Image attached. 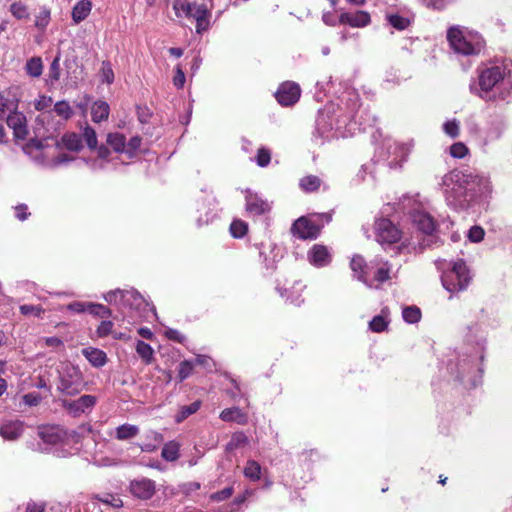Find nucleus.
<instances>
[{
  "mask_svg": "<svg viewBox=\"0 0 512 512\" xmlns=\"http://www.w3.org/2000/svg\"><path fill=\"white\" fill-rule=\"evenodd\" d=\"M479 183L478 176L470 172L453 170L443 179L446 201L454 208L464 209L476 194V186Z\"/></svg>",
  "mask_w": 512,
  "mask_h": 512,
  "instance_id": "nucleus-1",
  "label": "nucleus"
},
{
  "mask_svg": "<svg viewBox=\"0 0 512 512\" xmlns=\"http://www.w3.org/2000/svg\"><path fill=\"white\" fill-rule=\"evenodd\" d=\"M507 77L506 67L491 66L483 69L479 74L478 88L471 85V91L487 101L506 100L509 92L500 91L497 95L493 89L500 90L505 85Z\"/></svg>",
  "mask_w": 512,
  "mask_h": 512,
  "instance_id": "nucleus-2",
  "label": "nucleus"
},
{
  "mask_svg": "<svg viewBox=\"0 0 512 512\" xmlns=\"http://www.w3.org/2000/svg\"><path fill=\"white\" fill-rule=\"evenodd\" d=\"M447 39L456 53L466 56L478 54L483 47L482 38L477 33L464 31L460 27H451Z\"/></svg>",
  "mask_w": 512,
  "mask_h": 512,
  "instance_id": "nucleus-3",
  "label": "nucleus"
},
{
  "mask_svg": "<svg viewBox=\"0 0 512 512\" xmlns=\"http://www.w3.org/2000/svg\"><path fill=\"white\" fill-rule=\"evenodd\" d=\"M58 373L59 382L57 389L61 393L74 396L83 390L85 383L82 372L77 366L70 363H63Z\"/></svg>",
  "mask_w": 512,
  "mask_h": 512,
  "instance_id": "nucleus-4",
  "label": "nucleus"
},
{
  "mask_svg": "<svg viewBox=\"0 0 512 512\" xmlns=\"http://www.w3.org/2000/svg\"><path fill=\"white\" fill-rule=\"evenodd\" d=\"M470 279L469 271L462 260L455 262L452 268L441 277L443 287L449 292L466 289Z\"/></svg>",
  "mask_w": 512,
  "mask_h": 512,
  "instance_id": "nucleus-5",
  "label": "nucleus"
},
{
  "mask_svg": "<svg viewBox=\"0 0 512 512\" xmlns=\"http://www.w3.org/2000/svg\"><path fill=\"white\" fill-rule=\"evenodd\" d=\"M23 151L36 162L46 164L51 167H56L73 160V158L69 157L67 154H61L51 160H47L48 154L45 151V146L43 142L38 139H31L24 145Z\"/></svg>",
  "mask_w": 512,
  "mask_h": 512,
  "instance_id": "nucleus-6",
  "label": "nucleus"
},
{
  "mask_svg": "<svg viewBox=\"0 0 512 512\" xmlns=\"http://www.w3.org/2000/svg\"><path fill=\"white\" fill-rule=\"evenodd\" d=\"M375 233L377 241L380 244H392L400 240V230L386 218H382L375 223Z\"/></svg>",
  "mask_w": 512,
  "mask_h": 512,
  "instance_id": "nucleus-7",
  "label": "nucleus"
},
{
  "mask_svg": "<svg viewBox=\"0 0 512 512\" xmlns=\"http://www.w3.org/2000/svg\"><path fill=\"white\" fill-rule=\"evenodd\" d=\"M301 90L294 82H285L278 88L275 97L282 106H291L300 98Z\"/></svg>",
  "mask_w": 512,
  "mask_h": 512,
  "instance_id": "nucleus-8",
  "label": "nucleus"
},
{
  "mask_svg": "<svg viewBox=\"0 0 512 512\" xmlns=\"http://www.w3.org/2000/svg\"><path fill=\"white\" fill-rule=\"evenodd\" d=\"M320 229L321 228L317 223L306 217H300L292 226L293 234L297 235L301 239L317 238L320 233Z\"/></svg>",
  "mask_w": 512,
  "mask_h": 512,
  "instance_id": "nucleus-9",
  "label": "nucleus"
},
{
  "mask_svg": "<svg viewBox=\"0 0 512 512\" xmlns=\"http://www.w3.org/2000/svg\"><path fill=\"white\" fill-rule=\"evenodd\" d=\"M129 489L131 494L141 500H148L156 492L155 481L148 478L135 479L130 482Z\"/></svg>",
  "mask_w": 512,
  "mask_h": 512,
  "instance_id": "nucleus-10",
  "label": "nucleus"
},
{
  "mask_svg": "<svg viewBox=\"0 0 512 512\" xmlns=\"http://www.w3.org/2000/svg\"><path fill=\"white\" fill-rule=\"evenodd\" d=\"M97 402V399L93 395H83L73 401H64L63 406L67 411L74 417L80 416L87 410L92 409Z\"/></svg>",
  "mask_w": 512,
  "mask_h": 512,
  "instance_id": "nucleus-11",
  "label": "nucleus"
},
{
  "mask_svg": "<svg viewBox=\"0 0 512 512\" xmlns=\"http://www.w3.org/2000/svg\"><path fill=\"white\" fill-rule=\"evenodd\" d=\"M246 211L252 215H261L270 210V204L267 200H264L257 193H253L250 190L246 191Z\"/></svg>",
  "mask_w": 512,
  "mask_h": 512,
  "instance_id": "nucleus-12",
  "label": "nucleus"
},
{
  "mask_svg": "<svg viewBox=\"0 0 512 512\" xmlns=\"http://www.w3.org/2000/svg\"><path fill=\"white\" fill-rule=\"evenodd\" d=\"M38 436L43 442L55 445L65 439L66 432L57 425H43L38 428Z\"/></svg>",
  "mask_w": 512,
  "mask_h": 512,
  "instance_id": "nucleus-13",
  "label": "nucleus"
},
{
  "mask_svg": "<svg viewBox=\"0 0 512 512\" xmlns=\"http://www.w3.org/2000/svg\"><path fill=\"white\" fill-rule=\"evenodd\" d=\"M24 432V423L20 420H4L0 422V436L4 440L15 441Z\"/></svg>",
  "mask_w": 512,
  "mask_h": 512,
  "instance_id": "nucleus-14",
  "label": "nucleus"
},
{
  "mask_svg": "<svg viewBox=\"0 0 512 512\" xmlns=\"http://www.w3.org/2000/svg\"><path fill=\"white\" fill-rule=\"evenodd\" d=\"M350 268L359 281L363 282L368 287H372V284L369 283L368 280V275L372 269V266L366 264L362 256L354 255L350 261Z\"/></svg>",
  "mask_w": 512,
  "mask_h": 512,
  "instance_id": "nucleus-15",
  "label": "nucleus"
},
{
  "mask_svg": "<svg viewBox=\"0 0 512 512\" xmlns=\"http://www.w3.org/2000/svg\"><path fill=\"white\" fill-rule=\"evenodd\" d=\"M413 225L421 232L431 235L435 230V222L432 217L424 211H414L411 214Z\"/></svg>",
  "mask_w": 512,
  "mask_h": 512,
  "instance_id": "nucleus-16",
  "label": "nucleus"
},
{
  "mask_svg": "<svg viewBox=\"0 0 512 512\" xmlns=\"http://www.w3.org/2000/svg\"><path fill=\"white\" fill-rule=\"evenodd\" d=\"M7 125L13 129L16 138L24 139L27 135L26 118L24 114L14 110L7 117Z\"/></svg>",
  "mask_w": 512,
  "mask_h": 512,
  "instance_id": "nucleus-17",
  "label": "nucleus"
},
{
  "mask_svg": "<svg viewBox=\"0 0 512 512\" xmlns=\"http://www.w3.org/2000/svg\"><path fill=\"white\" fill-rule=\"evenodd\" d=\"M309 261L317 267H323L330 263L331 255L326 246L314 245L308 252Z\"/></svg>",
  "mask_w": 512,
  "mask_h": 512,
  "instance_id": "nucleus-18",
  "label": "nucleus"
},
{
  "mask_svg": "<svg viewBox=\"0 0 512 512\" xmlns=\"http://www.w3.org/2000/svg\"><path fill=\"white\" fill-rule=\"evenodd\" d=\"M123 308L139 310L146 305L145 299L134 289L124 290L121 295Z\"/></svg>",
  "mask_w": 512,
  "mask_h": 512,
  "instance_id": "nucleus-19",
  "label": "nucleus"
},
{
  "mask_svg": "<svg viewBox=\"0 0 512 512\" xmlns=\"http://www.w3.org/2000/svg\"><path fill=\"white\" fill-rule=\"evenodd\" d=\"M340 23H346L353 27H365L370 23V15L365 11L355 13H342L339 18Z\"/></svg>",
  "mask_w": 512,
  "mask_h": 512,
  "instance_id": "nucleus-20",
  "label": "nucleus"
},
{
  "mask_svg": "<svg viewBox=\"0 0 512 512\" xmlns=\"http://www.w3.org/2000/svg\"><path fill=\"white\" fill-rule=\"evenodd\" d=\"M92 10L91 0H79L72 8L71 16L74 24L84 21Z\"/></svg>",
  "mask_w": 512,
  "mask_h": 512,
  "instance_id": "nucleus-21",
  "label": "nucleus"
},
{
  "mask_svg": "<svg viewBox=\"0 0 512 512\" xmlns=\"http://www.w3.org/2000/svg\"><path fill=\"white\" fill-rule=\"evenodd\" d=\"M82 354L90 362V364L94 367H102L107 362L106 353L98 348H93V347L84 348L82 350Z\"/></svg>",
  "mask_w": 512,
  "mask_h": 512,
  "instance_id": "nucleus-22",
  "label": "nucleus"
},
{
  "mask_svg": "<svg viewBox=\"0 0 512 512\" xmlns=\"http://www.w3.org/2000/svg\"><path fill=\"white\" fill-rule=\"evenodd\" d=\"M61 146L70 151H80L82 149L81 136L74 132L66 133L62 136L61 142H56L57 148H61Z\"/></svg>",
  "mask_w": 512,
  "mask_h": 512,
  "instance_id": "nucleus-23",
  "label": "nucleus"
},
{
  "mask_svg": "<svg viewBox=\"0 0 512 512\" xmlns=\"http://www.w3.org/2000/svg\"><path fill=\"white\" fill-rule=\"evenodd\" d=\"M219 417L225 422H236L242 425L247 423V415L238 407L224 409Z\"/></svg>",
  "mask_w": 512,
  "mask_h": 512,
  "instance_id": "nucleus-24",
  "label": "nucleus"
},
{
  "mask_svg": "<svg viewBox=\"0 0 512 512\" xmlns=\"http://www.w3.org/2000/svg\"><path fill=\"white\" fill-rule=\"evenodd\" d=\"M36 122L38 124H41L49 134L56 132L62 125V123L59 121L54 122L52 110L42 112L40 115L37 116Z\"/></svg>",
  "mask_w": 512,
  "mask_h": 512,
  "instance_id": "nucleus-25",
  "label": "nucleus"
},
{
  "mask_svg": "<svg viewBox=\"0 0 512 512\" xmlns=\"http://www.w3.org/2000/svg\"><path fill=\"white\" fill-rule=\"evenodd\" d=\"M110 108L105 101H96L91 107L92 120L96 123L106 120L109 116Z\"/></svg>",
  "mask_w": 512,
  "mask_h": 512,
  "instance_id": "nucleus-26",
  "label": "nucleus"
},
{
  "mask_svg": "<svg viewBox=\"0 0 512 512\" xmlns=\"http://www.w3.org/2000/svg\"><path fill=\"white\" fill-rule=\"evenodd\" d=\"M138 433V426L126 423L116 428L115 437L116 439L123 441L134 438Z\"/></svg>",
  "mask_w": 512,
  "mask_h": 512,
  "instance_id": "nucleus-27",
  "label": "nucleus"
},
{
  "mask_svg": "<svg viewBox=\"0 0 512 512\" xmlns=\"http://www.w3.org/2000/svg\"><path fill=\"white\" fill-rule=\"evenodd\" d=\"M51 20V11L48 7H40L39 11L35 14V27L44 31L49 25Z\"/></svg>",
  "mask_w": 512,
  "mask_h": 512,
  "instance_id": "nucleus-28",
  "label": "nucleus"
},
{
  "mask_svg": "<svg viewBox=\"0 0 512 512\" xmlns=\"http://www.w3.org/2000/svg\"><path fill=\"white\" fill-rule=\"evenodd\" d=\"M9 11L18 20H28L30 18L28 6L21 1L13 2L10 5Z\"/></svg>",
  "mask_w": 512,
  "mask_h": 512,
  "instance_id": "nucleus-29",
  "label": "nucleus"
},
{
  "mask_svg": "<svg viewBox=\"0 0 512 512\" xmlns=\"http://www.w3.org/2000/svg\"><path fill=\"white\" fill-rule=\"evenodd\" d=\"M386 19L388 23L397 30H404L411 23V19L409 17H405L397 13L387 14Z\"/></svg>",
  "mask_w": 512,
  "mask_h": 512,
  "instance_id": "nucleus-30",
  "label": "nucleus"
},
{
  "mask_svg": "<svg viewBox=\"0 0 512 512\" xmlns=\"http://www.w3.org/2000/svg\"><path fill=\"white\" fill-rule=\"evenodd\" d=\"M136 352L138 353V355L141 357L145 364H150L153 361L154 350L149 344L145 343L144 341H137Z\"/></svg>",
  "mask_w": 512,
  "mask_h": 512,
  "instance_id": "nucleus-31",
  "label": "nucleus"
},
{
  "mask_svg": "<svg viewBox=\"0 0 512 512\" xmlns=\"http://www.w3.org/2000/svg\"><path fill=\"white\" fill-rule=\"evenodd\" d=\"M161 456L166 461H176L179 458V444L175 441L166 443L162 448Z\"/></svg>",
  "mask_w": 512,
  "mask_h": 512,
  "instance_id": "nucleus-32",
  "label": "nucleus"
},
{
  "mask_svg": "<svg viewBox=\"0 0 512 512\" xmlns=\"http://www.w3.org/2000/svg\"><path fill=\"white\" fill-rule=\"evenodd\" d=\"M243 473L251 481H258L261 478V466L254 460H248Z\"/></svg>",
  "mask_w": 512,
  "mask_h": 512,
  "instance_id": "nucleus-33",
  "label": "nucleus"
},
{
  "mask_svg": "<svg viewBox=\"0 0 512 512\" xmlns=\"http://www.w3.org/2000/svg\"><path fill=\"white\" fill-rule=\"evenodd\" d=\"M248 444V438L243 432L232 434L230 441L226 445V451H234Z\"/></svg>",
  "mask_w": 512,
  "mask_h": 512,
  "instance_id": "nucleus-34",
  "label": "nucleus"
},
{
  "mask_svg": "<svg viewBox=\"0 0 512 512\" xmlns=\"http://www.w3.org/2000/svg\"><path fill=\"white\" fill-rule=\"evenodd\" d=\"M25 70L31 77H39L43 71V63L40 57H32L25 65Z\"/></svg>",
  "mask_w": 512,
  "mask_h": 512,
  "instance_id": "nucleus-35",
  "label": "nucleus"
},
{
  "mask_svg": "<svg viewBox=\"0 0 512 512\" xmlns=\"http://www.w3.org/2000/svg\"><path fill=\"white\" fill-rule=\"evenodd\" d=\"M107 143L113 147L116 152H125L126 139L121 133H110L107 136Z\"/></svg>",
  "mask_w": 512,
  "mask_h": 512,
  "instance_id": "nucleus-36",
  "label": "nucleus"
},
{
  "mask_svg": "<svg viewBox=\"0 0 512 512\" xmlns=\"http://www.w3.org/2000/svg\"><path fill=\"white\" fill-rule=\"evenodd\" d=\"M18 104L14 99H10L5 92H0V118L4 117L6 112L17 110Z\"/></svg>",
  "mask_w": 512,
  "mask_h": 512,
  "instance_id": "nucleus-37",
  "label": "nucleus"
},
{
  "mask_svg": "<svg viewBox=\"0 0 512 512\" xmlns=\"http://www.w3.org/2000/svg\"><path fill=\"white\" fill-rule=\"evenodd\" d=\"M87 313L99 318H109L112 314L108 307L91 302H88Z\"/></svg>",
  "mask_w": 512,
  "mask_h": 512,
  "instance_id": "nucleus-38",
  "label": "nucleus"
},
{
  "mask_svg": "<svg viewBox=\"0 0 512 512\" xmlns=\"http://www.w3.org/2000/svg\"><path fill=\"white\" fill-rule=\"evenodd\" d=\"M192 6L193 3H190L187 0H175L173 3V9L177 17L184 15L190 18Z\"/></svg>",
  "mask_w": 512,
  "mask_h": 512,
  "instance_id": "nucleus-39",
  "label": "nucleus"
},
{
  "mask_svg": "<svg viewBox=\"0 0 512 512\" xmlns=\"http://www.w3.org/2000/svg\"><path fill=\"white\" fill-rule=\"evenodd\" d=\"M58 116H60L64 121H67L73 115V110L68 102L59 101L54 105V109L52 110Z\"/></svg>",
  "mask_w": 512,
  "mask_h": 512,
  "instance_id": "nucleus-40",
  "label": "nucleus"
},
{
  "mask_svg": "<svg viewBox=\"0 0 512 512\" xmlns=\"http://www.w3.org/2000/svg\"><path fill=\"white\" fill-rule=\"evenodd\" d=\"M200 406H201V402L200 401H195V402H193V403H191L189 405L181 407L179 413L176 416V421L177 422H182L188 416H190V415L194 414L195 412H197L199 410Z\"/></svg>",
  "mask_w": 512,
  "mask_h": 512,
  "instance_id": "nucleus-41",
  "label": "nucleus"
},
{
  "mask_svg": "<svg viewBox=\"0 0 512 512\" xmlns=\"http://www.w3.org/2000/svg\"><path fill=\"white\" fill-rule=\"evenodd\" d=\"M300 187L307 192L315 191L320 186V179L317 176L309 175L303 177L299 183Z\"/></svg>",
  "mask_w": 512,
  "mask_h": 512,
  "instance_id": "nucleus-42",
  "label": "nucleus"
},
{
  "mask_svg": "<svg viewBox=\"0 0 512 512\" xmlns=\"http://www.w3.org/2000/svg\"><path fill=\"white\" fill-rule=\"evenodd\" d=\"M413 147V141L410 140L406 143H394L393 145V154L400 158V159H405L406 156L409 154V152L411 151ZM392 148V146H390V149Z\"/></svg>",
  "mask_w": 512,
  "mask_h": 512,
  "instance_id": "nucleus-43",
  "label": "nucleus"
},
{
  "mask_svg": "<svg viewBox=\"0 0 512 512\" xmlns=\"http://www.w3.org/2000/svg\"><path fill=\"white\" fill-rule=\"evenodd\" d=\"M402 316L407 323L413 324L420 320L421 312L420 309L415 306L406 307L402 312Z\"/></svg>",
  "mask_w": 512,
  "mask_h": 512,
  "instance_id": "nucleus-44",
  "label": "nucleus"
},
{
  "mask_svg": "<svg viewBox=\"0 0 512 512\" xmlns=\"http://www.w3.org/2000/svg\"><path fill=\"white\" fill-rule=\"evenodd\" d=\"M82 137L90 149H95L97 147V135L92 127L88 125L85 126L82 132Z\"/></svg>",
  "mask_w": 512,
  "mask_h": 512,
  "instance_id": "nucleus-45",
  "label": "nucleus"
},
{
  "mask_svg": "<svg viewBox=\"0 0 512 512\" xmlns=\"http://www.w3.org/2000/svg\"><path fill=\"white\" fill-rule=\"evenodd\" d=\"M247 229V224L241 220H234L230 225V232L235 238L243 237L246 234Z\"/></svg>",
  "mask_w": 512,
  "mask_h": 512,
  "instance_id": "nucleus-46",
  "label": "nucleus"
},
{
  "mask_svg": "<svg viewBox=\"0 0 512 512\" xmlns=\"http://www.w3.org/2000/svg\"><path fill=\"white\" fill-rule=\"evenodd\" d=\"M20 312L24 316H35L40 318L41 315L44 313V309L40 305H21L20 306Z\"/></svg>",
  "mask_w": 512,
  "mask_h": 512,
  "instance_id": "nucleus-47",
  "label": "nucleus"
},
{
  "mask_svg": "<svg viewBox=\"0 0 512 512\" xmlns=\"http://www.w3.org/2000/svg\"><path fill=\"white\" fill-rule=\"evenodd\" d=\"M388 326V321L382 316V315H377L375 317H373V319L369 322V328L373 331V332H382L384 331Z\"/></svg>",
  "mask_w": 512,
  "mask_h": 512,
  "instance_id": "nucleus-48",
  "label": "nucleus"
},
{
  "mask_svg": "<svg viewBox=\"0 0 512 512\" xmlns=\"http://www.w3.org/2000/svg\"><path fill=\"white\" fill-rule=\"evenodd\" d=\"M443 130L451 138H456L460 133L459 122L456 119L449 120L444 123Z\"/></svg>",
  "mask_w": 512,
  "mask_h": 512,
  "instance_id": "nucleus-49",
  "label": "nucleus"
},
{
  "mask_svg": "<svg viewBox=\"0 0 512 512\" xmlns=\"http://www.w3.org/2000/svg\"><path fill=\"white\" fill-rule=\"evenodd\" d=\"M205 16H210V12L203 4H196L193 3L190 18H193L195 20L201 19Z\"/></svg>",
  "mask_w": 512,
  "mask_h": 512,
  "instance_id": "nucleus-50",
  "label": "nucleus"
},
{
  "mask_svg": "<svg viewBox=\"0 0 512 512\" xmlns=\"http://www.w3.org/2000/svg\"><path fill=\"white\" fill-rule=\"evenodd\" d=\"M123 291L124 290L120 289L109 291L104 295V299L106 302L117 305L122 308L121 295L123 294Z\"/></svg>",
  "mask_w": 512,
  "mask_h": 512,
  "instance_id": "nucleus-51",
  "label": "nucleus"
},
{
  "mask_svg": "<svg viewBox=\"0 0 512 512\" xmlns=\"http://www.w3.org/2000/svg\"><path fill=\"white\" fill-rule=\"evenodd\" d=\"M96 498L100 502H102L104 504H107V505H110V506H112L114 508H120V507L123 506L122 500L119 497H116L115 495H112V494H105L102 497L97 496Z\"/></svg>",
  "mask_w": 512,
  "mask_h": 512,
  "instance_id": "nucleus-52",
  "label": "nucleus"
},
{
  "mask_svg": "<svg viewBox=\"0 0 512 512\" xmlns=\"http://www.w3.org/2000/svg\"><path fill=\"white\" fill-rule=\"evenodd\" d=\"M468 153V148L466 147L465 144H463L462 142H457V143H454L451 147H450V154L452 157L454 158H463L464 156H466V154Z\"/></svg>",
  "mask_w": 512,
  "mask_h": 512,
  "instance_id": "nucleus-53",
  "label": "nucleus"
},
{
  "mask_svg": "<svg viewBox=\"0 0 512 512\" xmlns=\"http://www.w3.org/2000/svg\"><path fill=\"white\" fill-rule=\"evenodd\" d=\"M390 267L387 262L383 263L375 272L374 278L377 282L383 283L390 278Z\"/></svg>",
  "mask_w": 512,
  "mask_h": 512,
  "instance_id": "nucleus-54",
  "label": "nucleus"
},
{
  "mask_svg": "<svg viewBox=\"0 0 512 512\" xmlns=\"http://www.w3.org/2000/svg\"><path fill=\"white\" fill-rule=\"evenodd\" d=\"M271 160V153L266 148H260L257 152L256 162L260 167H266Z\"/></svg>",
  "mask_w": 512,
  "mask_h": 512,
  "instance_id": "nucleus-55",
  "label": "nucleus"
},
{
  "mask_svg": "<svg viewBox=\"0 0 512 512\" xmlns=\"http://www.w3.org/2000/svg\"><path fill=\"white\" fill-rule=\"evenodd\" d=\"M192 371H193V364L187 360L182 361L179 364V371H178L180 380L183 381L186 378H188L191 375Z\"/></svg>",
  "mask_w": 512,
  "mask_h": 512,
  "instance_id": "nucleus-56",
  "label": "nucleus"
},
{
  "mask_svg": "<svg viewBox=\"0 0 512 512\" xmlns=\"http://www.w3.org/2000/svg\"><path fill=\"white\" fill-rule=\"evenodd\" d=\"M485 232L480 226H473L468 232V238L474 243H478L483 240Z\"/></svg>",
  "mask_w": 512,
  "mask_h": 512,
  "instance_id": "nucleus-57",
  "label": "nucleus"
},
{
  "mask_svg": "<svg viewBox=\"0 0 512 512\" xmlns=\"http://www.w3.org/2000/svg\"><path fill=\"white\" fill-rule=\"evenodd\" d=\"M52 104V98L41 95L38 99L34 101V107L36 110L44 112L47 108H49Z\"/></svg>",
  "mask_w": 512,
  "mask_h": 512,
  "instance_id": "nucleus-58",
  "label": "nucleus"
},
{
  "mask_svg": "<svg viewBox=\"0 0 512 512\" xmlns=\"http://www.w3.org/2000/svg\"><path fill=\"white\" fill-rule=\"evenodd\" d=\"M141 141L142 140L139 136L132 137L125 147V152L130 156H133L134 153L140 148Z\"/></svg>",
  "mask_w": 512,
  "mask_h": 512,
  "instance_id": "nucleus-59",
  "label": "nucleus"
},
{
  "mask_svg": "<svg viewBox=\"0 0 512 512\" xmlns=\"http://www.w3.org/2000/svg\"><path fill=\"white\" fill-rule=\"evenodd\" d=\"M101 72L103 81L107 82L108 84H111L114 81V73L109 62L102 63Z\"/></svg>",
  "mask_w": 512,
  "mask_h": 512,
  "instance_id": "nucleus-60",
  "label": "nucleus"
},
{
  "mask_svg": "<svg viewBox=\"0 0 512 512\" xmlns=\"http://www.w3.org/2000/svg\"><path fill=\"white\" fill-rule=\"evenodd\" d=\"M113 323L109 320L102 321L98 326L96 333L98 337H106L112 332Z\"/></svg>",
  "mask_w": 512,
  "mask_h": 512,
  "instance_id": "nucleus-61",
  "label": "nucleus"
},
{
  "mask_svg": "<svg viewBox=\"0 0 512 512\" xmlns=\"http://www.w3.org/2000/svg\"><path fill=\"white\" fill-rule=\"evenodd\" d=\"M88 302L74 301L66 306V309L73 313L87 312Z\"/></svg>",
  "mask_w": 512,
  "mask_h": 512,
  "instance_id": "nucleus-62",
  "label": "nucleus"
},
{
  "mask_svg": "<svg viewBox=\"0 0 512 512\" xmlns=\"http://www.w3.org/2000/svg\"><path fill=\"white\" fill-rule=\"evenodd\" d=\"M199 488H200V484L198 482H188V483L181 484L178 487L179 492L186 496L190 495L194 491H197Z\"/></svg>",
  "mask_w": 512,
  "mask_h": 512,
  "instance_id": "nucleus-63",
  "label": "nucleus"
},
{
  "mask_svg": "<svg viewBox=\"0 0 512 512\" xmlns=\"http://www.w3.org/2000/svg\"><path fill=\"white\" fill-rule=\"evenodd\" d=\"M184 83H185V74H184L182 68L178 65L175 68V76L173 78V84L177 88H182L184 86Z\"/></svg>",
  "mask_w": 512,
  "mask_h": 512,
  "instance_id": "nucleus-64",
  "label": "nucleus"
}]
</instances>
